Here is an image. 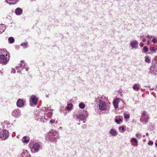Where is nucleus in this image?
Masks as SVG:
<instances>
[{
    "mask_svg": "<svg viewBox=\"0 0 157 157\" xmlns=\"http://www.w3.org/2000/svg\"><path fill=\"white\" fill-rule=\"evenodd\" d=\"M45 111L43 110H41L40 111H36L35 113V118L37 120H41L43 119H45L47 120L45 116Z\"/></svg>",
    "mask_w": 157,
    "mask_h": 157,
    "instance_id": "nucleus-1",
    "label": "nucleus"
},
{
    "mask_svg": "<svg viewBox=\"0 0 157 157\" xmlns=\"http://www.w3.org/2000/svg\"><path fill=\"white\" fill-rule=\"evenodd\" d=\"M48 138L52 142H56L57 139L59 138L58 132L55 131L50 132L48 135Z\"/></svg>",
    "mask_w": 157,
    "mask_h": 157,
    "instance_id": "nucleus-2",
    "label": "nucleus"
},
{
    "mask_svg": "<svg viewBox=\"0 0 157 157\" xmlns=\"http://www.w3.org/2000/svg\"><path fill=\"white\" fill-rule=\"evenodd\" d=\"M4 52H5V51L4 50L2 49L0 50V63H5L9 59V57L8 58L7 57V54H6V56L5 55L2 54Z\"/></svg>",
    "mask_w": 157,
    "mask_h": 157,
    "instance_id": "nucleus-3",
    "label": "nucleus"
},
{
    "mask_svg": "<svg viewBox=\"0 0 157 157\" xmlns=\"http://www.w3.org/2000/svg\"><path fill=\"white\" fill-rule=\"evenodd\" d=\"M88 113L87 111L85 112V113H84L81 114H78L77 115V118L78 119L80 120L83 121V122L85 123V121H84L86 119V117L88 116Z\"/></svg>",
    "mask_w": 157,
    "mask_h": 157,
    "instance_id": "nucleus-4",
    "label": "nucleus"
},
{
    "mask_svg": "<svg viewBox=\"0 0 157 157\" xmlns=\"http://www.w3.org/2000/svg\"><path fill=\"white\" fill-rule=\"evenodd\" d=\"M38 99L36 96L32 95L30 99V105L32 106H35L37 103Z\"/></svg>",
    "mask_w": 157,
    "mask_h": 157,
    "instance_id": "nucleus-5",
    "label": "nucleus"
},
{
    "mask_svg": "<svg viewBox=\"0 0 157 157\" xmlns=\"http://www.w3.org/2000/svg\"><path fill=\"white\" fill-rule=\"evenodd\" d=\"M8 137V132L7 130H4L0 133V138L2 140H5Z\"/></svg>",
    "mask_w": 157,
    "mask_h": 157,
    "instance_id": "nucleus-6",
    "label": "nucleus"
},
{
    "mask_svg": "<svg viewBox=\"0 0 157 157\" xmlns=\"http://www.w3.org/2000/svg\"><path fill=\"white\" fill-rule=\"evenodd\" d=\"M12 115L15 117L18 118L21 115V111L18 109H15L12 112Z\"/></svg>",
    "mask_w": 157,
    "mask_h": 157,
    "instance_id": "nucleus-7",
    "label": "nucleus"
},
{
    "mask_svg": "<svg viewBox=\"0 0 157 157\" xmlns=\"http://www.w3.org/2000/svg\"><path fill=\"white\" fill-rule=\"evenodd\" d=\"M142 118L144 119V124H145L147 122L149 119V115L147 114L145 111H143L142 112Z\"/></svg>",
    "mask_w": 157,
    "mask_h": 157,
    "instance_id": "nucleus-8",
    "label": "nucleus"
},
{
    "mask_svg": "<svg viewBox=\"0 0 157 157\" xmlns=\"http://www.w3.org/2000/svg\"><path fill=\"white\" fill-rule=\"evenodd\" d=\"M138 43L136 40H132L130 43L132 49H137L138 48Z\"/></svg>",
    "mask_w": 157,
    "mask_h": 157,
    "instance_id": "nucleus-9",
    "label": "nucleus"
},
{
    "mask_svg": "<svg viewBox=\"0 0 157 157\" xmlns=\"http://www.w3.org/2000/svg\"><path fill=\"white\" fill-rule=\"evenodd\" d=\"M99 109L103 111L106 109V104L104 101H101L99 104Z\"/></svg>",
    "mask_w": 157,
    "mask_h": 157,
    "instance_id": "nucleus-10",
    "label": "nucleus"
},
{
    "mask_svg": "<svg viewBox=\"0 0 157 157\" xmlns=\"http://www.w3.org/2000/svg\"><path fill=\"white\" fill-rule=\"evenodd\" d=\"M17 106L18 107H22L24 105V102L21 99H18L17 102Z\"/></svg>",
    "mask_w": 157,
    "mask_h": 157,
    "instance_id": "nucleus-11",
    "label": "nucleus"
},
{
    "mask_svg": "<svg viewBox=\"0 0 157 157\" xmlns=\"http://www.w3.org/2000/svg\"><path fill=\"white\" fill-rule=\"evenodd\" d=\"M40 147V145L38 143H36L33 146L32 150H34L35 152L38 151Z\"/></svg>",
    "mask_w": 157,
    "mask_h": 157,
    "instance_id": "nucleus-12",
    "label": "nucleus"
},
{
    "mask_svg": "<svg viewBox=\"0 0 157 157\" xmlns=\"http://www.w3.org/2000/svg\"><path fill=\"white\" fill-rule=\"evenodd\" d=\"M22 12L23 10L20 8H17L15 10V14L17 15H21L22 13Z\"/></svg>",
    "mask_w": 157,
    "mask_h": 157,
    "instance_id": "nucleus-13",
    "label": "nucleus"
},
{
    "mask_svg": "<svg viewBox=\"0 0 157 157\" xmlns=\"http://www.w3.org/2000/svg\"><path fill=\"white\" fill-rule=\"evenodd\" d=\"M46 112L47 113V116L46 117V118H47V119L48 118H50L51 117L52 114V110L48 109L46 110Z\"/></svg>",
    "mask_w": 157,
    "mask_h": 157,
    "instance_id": "nucleus-14",
    "label": "nucleus"
},
{
    "mask_svg": "<svg viewBox=\"0 0 157 157\" xmlns=\"http://www.w3.org/2000/svg\"><path fill=\"white\" fill-rule=\"evenodd\" d=\"M7 3L10 5H13L16 4L18 0H6Z\"/></svg>",
    "mask_w": 157,
    "mask_h": 157,
    "instance_id": "nucleus-15",
    "label": "nucleus"
},
{
    "mask_svg": "<svg viewBox=\"0 0 157 157\" xmlns=\"http://www.w3.org/2000/svg\"><path fill=\"white\" fill-rule=\"evenodd\" d=\"M140 86L139 84H135L133 85V88L134 90L138 91L140 90Z\"/></svg>",
    "mask_w": 157,
    "mask_h": 157,
    "instance_id": "nucleus-16",
    "label": "nucleus"
},
{
    "mask_svg": "<svg viewBox=\"0 0 157 157\" xmlns=\"http://www.w3.org/2000/svg\"><path fill=\"white\" fill-rule=\"evenodd\" d=\"M6 28V27L5 25L3 24L0 25V34L2 33L4 31Z\"/></svg>",
    "mask_w": 157,
    "mask_h": 157,
    "instance_id": "nucleus-17",
    "label": "nucleus"
},
{
    "mask_svg": "<svg viewBox=\"0 0 157 157\" xmlns=\"http://www.w3.org/2000/svg\"><path fill=\"white\" fill-rule=\"evenodd\" d=\"M110 133L113 136H115L117 134V132L116 130L113 129H111L109 131Z\"/></svg>",
    "mask_w": 157,
    "mask_h": 157,
    "instance_id": "nucleus-18",
    "label": "nucleus"
},
{
    "mask_svg": "<svg viewBox=\"0 0 157 157\" xmlns=\"http://www.w3.org/2000/svg\"><path fill=\"white\" fill-rule=\"evenodd\" d=\"M22 141L23 143H27L29 141V139L27 138L26 136H24L22 139Z\"/></svg>",
    "mask_w": 157,
    "mask_h": 157,
    "instance_id": "nucleus-19",
    "label": "nucleus"
},
{
    "mask_svg": "<svg viewBox=\"0 0 157 157\" xmlns=\"http://www.w3.org/2000/svg\"><path fill=\"white\" fill-rule=\"evenodd\" d=\"M113 105L115 109L118 107V100H115L113 102Z\"/></svg>",
    "mask_w": 157,
    "mask_h": 157,
    "instance_id": "nucleus-20",
    "label": "nucleus"
},
{
    "mask_svg": "<svg viewBox=\"0 0 157 157\" xmlns=\"http://www.w3.org/2000/svg\"><path fill=\"white\" fill-rule=\"evenodd\" d=\"M122 120L119 117L115 118V122L118 124L121 123V122H122Z\"/></svg>",
    "mask_w": 157,
    "mask_h": 157,
    "instance_id": "nucleus-21",
    "label": "nucleus"
},
{
    "mask_svg": "<svg viewBox=\"0 0 157 157\" xmlns=\"http://www.w3.org/2000/svg\"><path fill=\"white\" fill-rule=\"evenodd\" d=\"M8 40L10 43H12L14 42V39L13 37H10L8 38Z\"/></svg>",
    "mask_w": 157,
    "mask_h": 157,
    "instance_id": "nucleus-22",
    "label": "nucleus"
},
{
    "mask_svg": "<svg viewBox=\"0 0 157 157\" xmlns=\"http://www.w3.org/2000/svg\"><path fill=\"white\" fill-rule=\"evenodd\" d=\"M28 43L27 42L21 44V46L23 47L24 48H27V45L28 44Z\"/></svg>",
    "mask_w": 157,
    "mask_h": 157,
    "instance_id": "nucleus-23",
    "label": "nucleus"
},
{
    "mask_svg": "<svg viewBox=\"0 0 157 157\" xmlns=\"http://www.w3.org/2000/svg\"><path fill=\"white\" fill-rule=\"evenodd\" d=\"M79 106L81 109H83L85 107V105L83 103H81L79 104Z\"/></svg>",
    "mask_w": 157,
    "mask_h": 157,
    "instance_id": "nucleus-24",
    "label": "nucleus"
},
{
    "mask_svg": "<svg viewBox=\"0 0 157 157\" xmlns=\"http://www.w3.org/2000/svg\"><path fill=\"white\" fill-rule=\"evenodd\" d=\"M68 106L67 107L66 109L67 110H70L72 106V104H68Z\"/></svg>",
    "mask_w": 157,
    "mask_h": 157,
    "instance_id": "nucleus-25",
    "label": "nucleus"
},
{
    "mask_svg": "<svg viewBox=\"0 0 157 157\" xmlns=\"http://www.w3.org/2000/svg\"><path fill=\"white\" fill-rule=\"evenodd\" d=\"M145 61L146 62L148 63H149L151 62V60L147 56L145 57Z\"/></svg>",
    "mask_w": 157,
    "mask_h": 157,
    "instance_id": "nucleus-26",
    "label": "nucleus"
},
{
    "mask_svg": "<svg viewBox=\"0 0 157 157\" xmlns=\"http://www.w3.org/2000/svg\"><path fill=\"white\" fill-rule=\"evenodd\" d=\"M23 68H25L26 70L27 71H28L29 70V68L27 67V65L26 64H24V65H23V67H22V69L21 70H23Z\"/></svg>",
    "mask_w": 157,
    "mask_h": 157,
    "instance_id": "nucleus-27",
    "label": "nucleus"
},
{
    "mask_svg": "<svg viewBox=\"0 0 157 157\" xmlns=\"http://www.w3.org/2000/svg\"><path fill=\"white\" fill-rule=\"evenodd\" d=\"M27 155H28V154L26 152H23L21 154V155L22 157H26Z\"/></svg>",
    "mask_w": 157,
    "mask_h": 157,
    "instance_id": "nucleus-28",
    "label": "nucleus"
},
{
    "mask_svg": "<svg viewBox=\"0 0 157 157\" xmlns=\"http://www.w3.org/2000/svg\"><path fill=\"white\" fill-rule=\"evenodd\" d=\"M131 141L132 142H134L136 144H137L138 142L137 140L135 138H132V139Z\"/></svg>",
    "mask_w": 157,
    "mask_h": 157,
    "instance_id": "nucleus-29",
    "label": "nucleus"
},
{
    "mask_svg": "<svg viewBox=\"0 0 157 157\" xmlns=\"http://www.w3.org/2000/svg\"><path fill=\"white\" fill-rule=\"evenodd\" d=\"M124 117L125 118L128 119L130 117V115L129 114H124Z\"/></svg>",
    "mask_w": 157,
    "mask_h": 157,
    "instance_id": "nucleus-30",
    "label": "nucleus"
},
{
    "mask_svg": "<svg viewBox=\"0 0 157 157\" xmlns=\"http://www.w3.org/2000/svg\"><path fill=\"white\" fill-rule=\"evenodd\" d=\"M152 42L154 43H157V38H154L152 40Z\"/></svg>",
    "mask_w": 157,
    "mask_h": 157,
    "instance_id": "nucleus-31",
    "label": "nucleus"
},
{
    "mask_svg": "<svg viewBox=\"0 0 157 157\" xmlns=\"http://www.w3.org/2000/svg\"><path fill=\"white\" fill-rule=\"evenodd\" d=\"M22 66H23V65H22V64H21V63L20 64L19 66H18L17 67V66L16 67V69L18 70L19 68H20L22 67Z\"/></svg>",
    "mask_w": 157,
    "mask_h": 157,
    "instance_id": "nucleus-32",
    "label": "nucleus"
},
{
    "mask_svg": "<svg viewBox=\"0 0 157 157\" xmlns=\"http://www.w3.org/2000/svg\"><path fill=\"white\" fill-rule=\"evenodd\" d=\"M143 49L145 53L147 52L148 50V48L146 46H145L143 48Z\"/></svg>",
    "mask_w": 157,
    "mask_h": 157,
    "instance_id": "nucleus-33",
    "label": "nucleus"
},
{
    "mask_svg": "<svg viewBox=\"0 0 157 157\" xmlns=\"http://www.w3.org/2000/svg\"><path fill=\"white\" fill-rule=\"evenodd\" d=\"M148 144L149 145L152 146L153 144V142L151 141H149L148 143Z\"/></svg>",
    "mask_w": 157,
    "mask_h": 157,
    "instance_id": "nucleus-34",
    "label": "nucleus"
},
{
    "mask_svg": "<svg viewBox=\"0 0 157 157\" xmlns=\"http://www.w3.org/2000/svg\"><path fill=\"white\" fill-rule=\"evenodd\" d=\"M120 130L121 129L123 131H125L124 128L123 126H120L119 127Z\"/></svg>",
    "mask_w": 157,
    "mask_h": 157,
    "instance_id": "nucleus-35",
    "label": "nucleus"
},
{
    "mask_svg": "<svg viewBox=\"0 0 157 157\" xmlns=\"http://www.w3.org/2000/svg\"><path fill=\"white\" fill-rule=\"evenodd\" d=\"M155 48L152 47H150V51H155Z\"/></svg>",
    "mask_w": 157,
    "mask_h": 157,
    "instance_id": "nucleus-36",
    "label": "nucleus"
},
{
    "mask_svg": "<svg viewBox=\"0 0 157 157\" xmlns=\"http://www.w3.org/2000/svg\"><path fill=\"white\" fill-rule=\"evenodd\" d=\"M63 109L66 110V109L63 108V107H61L60 108V111L61 113L62 112L63 110Z\"/></svg>",
    "mask_w": 157,
    "mask_h": 157,
    "instance_id": "nucleus-37",
    "label": "nucleus"
},
{
    "mask_svg": "<svg viewBox=\"0 0 157 157\" xmlns=\"http://www.w3.org/2000/svg\"><path fill=\"white\" fill-rule=\"evenodd\" d=\"M16 72V71L15 69L14 68H13L11 70V73H13L14 74H15Z\"/></svg>",
    "mask_w": 157,
    "mask_h": 157,
    "instance_id": "nucleus-38",
    "label": "nucleus"
},
{
    "mask_svg": "<svg viewBox=\"0 0 157 157\" xmlns=\"http://www.w3.org/2000/svg\"><path fill=\"white\" fill-rule=\"evenodd\" d=\"M136 137H138L139 138H140L141 136V135L139 134L136 133Z\"/></svg>",
    "mask_w": 157,
    "mask_h": 157,
    "instance_id": "nucleus-39",
    "label": "nucleus"
},
{
    "mask_svg": "<svg viewBox=\"0 0 157 157\" xmlns=\"http://www.w3.org/2000/svg\"><path fill=\"white\" fill-rule=\"evenodd\" d=\"M152 36H150V35H148L147 36V38L149 39H151V38Z\"/></svg>",
    "mask_w": 157,
    "mask_h": 157,
    "instance_id": "nucleus-40",
    "label": "nucleus"
},
{
    "mask_svg": "<svg viewBox=\"0 0 157 157\" xmlns=\"http://www.w3.org/2000/svg\"><path fill=\"white\" fill-rule=\"evenodd\" d=\"M144 45V44L143 43H141L140 44V46L141 47H142Z\"/></svg>",
    "mask_w": 157,
    "mask_h": 157,
    "instance_id": "nucleus-41",
    "label": "nucleus"
},
{
    "mask_svg": "<svg viewBox=\"0 0 157 157\" xmlns=\"http://www.w3.org/2000/svg\"><path fill=\"white\" fill-rule=\"evenodd\" d=\"M82 128H86V125H85V124L83 125L82 126Z\"/></svg>",
    "mask_w": 157,
    "mask_h": 157,
    "instance_id": "nucleus-42",
    "label": "nucleus"
},
{
    "mask_svg": "<svg viewBox=\"0 0 157 157\" xmlns=\"http://www.w3.org/2000/svg\"><path fill=\"white\" fill-rule=\"evenodd\" d=\"M50 122L51 123H53L54 122V121L53 120H50Z\"/></svg>",
    "mask_w": 157,
    "mask_h": 157,
    "instance_id": "nucleus-43",
    "label": "nucleus"
},
{
    "mask_svg": "<svg viewBox=\"0 0 157 157\" xmlns=\"http://www.w3.org/2000/svg\"><path fill=\"white\" fill-rule=\"evenodd\" d=\"M155 89L154 87H152V88H150V90H154Z\"/></svg>",
    "mask_w": 157,
    "mask_h": 157,
    "instance_id": "nucleus-44",
    "label": "nucleus"
},
{
    "mask_svg": "<svg viewBox=\"0 0 157 157\" xmlns=\"http://www.w3.org/2000/svg\"><path fill=\"white\" fill-rule=\"evenodd\" d=\"M155 145L157 147V140L155 142Z\"/></svg>",
    "mask_w": 157,
    "mask_h": 157,
    "instance_id": "nucleus-45",
    "label": "nucleus"
},
{
    "mask_svg": "<svg viewBox=\"0 0 157 157\" xmlns=\"http://www.w3.org/2000/svg\"><path fill=\"white\" fill-rule=\"evenodd\" d=\"M146 40V39H142V41H143V42H145V41Z\"/></svg>",
    "mask_w": 157,
    "mask_h": 157,
    "instance_id": "nucleus-46",
    "label": "nucleus"
},
{
    "mask_svg": "<svg viewBox=\"0 0 157 157\" xmlns=\"http://www.w3.org/2000/svg\"><path fill=\"white\" fill-rule=\"evenodd\" d=\"M17 73H21V71L20 70H19V71H17Z\"/></svg>",
    "mask_w": 157,
    "mask_h": 157,
    "instance_id": "nucleus-47",
    "label": "nucleus"
},
{
    "mask_svg": "<svg viewBox=\"0 0 157 157\" xmlns=\"http://www.w3.org/2000/svg\"><path fill=\"white\" fill-rule=\"evenodd\" d=\"M149 42H150L149 40H148L147 42V44H149Z\"/></svg>",
    "mask_w": 157,
    "mask_h": 157,
    "instance_id": "nucleus-48",
    "label": "nucleus"
},
{
    "mask_svg": "<svg viewBox=\"0 0 157 157\" xmlns=\"http://www.w3.org/2000/svg\"><path fill=\"white\" fill-rule=\"evenodd\" d=\"M21 62H22V63H23H23H24V60H21Z\"/></svg>",
    "mask_w": 157,
    "mask_h": 157,
    "instance_id": "nucleus-49",
    "label": "nucleus"
},
{
    "mask_svg": "<svg viewBox=\"0 0 157 157\" xmlns=\"http://www.w3.org/2000/svg\"><path fill=\"white\" fill-rule=\"evenodd\" d=\"M140 37L141 38H142L143 37V36H140Z\"/></svg>",
    "mask_w": 157,
    "mask_h": 157,
    "instance_id": "nucleus-50",
    "label": "nucleus"
},
{
    "mask_svg": "<svg viewBox=\"0 0 157 157\" xmlns=\"http://www.w3.org/2000/svg\"><path fill=\"white\" fill-rule=\"evenodd\" d=\"M146 135L147 136H148V133H147L146 134Z\"/></svg>",
    "mask_w": 157,
    "mask_h": 157,
    "instance_id": "nucleus-51",
    "label": "nucleus"
},
{
    "mask_svg": "<svg viewBox=\"0 0 157 157\" xmlns=\"http://www.w3.org/2000/svg\"><path fill=\"white\" fill-rule=\"evenodd\" d=\"M142 118H140V121H142Z\"/></svg>",
    "mask_w": 157,
    "mask_h": 157,
    "instance_id": "nucleus-52",
    "label": "nucleus"
},
{
    "mask_svg": "<svg viewBox=\"0 0 157 157\" xmlns=\"http://www.w3.org/2000/svg\"><path fill=\"white\" fill-rule=\"evenodd\" d=\"M27 157H29V155H28V156Z\"/></svg>",
    "mask_w": 157,
    "mask_h": 157,
    "instance_id": "nucleus-53",
    "label": "nucleus"
}]
</instances>
